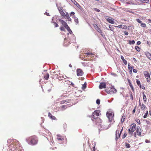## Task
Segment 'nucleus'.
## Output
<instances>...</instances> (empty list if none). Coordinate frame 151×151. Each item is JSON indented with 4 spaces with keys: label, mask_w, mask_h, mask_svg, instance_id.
Masks as SVG:
<instances>
[{
    "label": "nucleus",
    "mask_w": 151,
    "mask_h": 151,
    "mask_svg": "<svg viewBox=\"0 0 151 151\" xmlns=\"http://www.w3.org/2000/svg\"><path fill=\"white\" fill-rule=\"evenodd\" d=\"M8 143H10L9 148L10 150L14 151L19 147L20 144L17 140L14 139H9L7 141Z\"/></svg>",
    "instance_id": "nucleus-1"
},
{
    "label": "nucleus",
    "mask_w": 151,
    "mask_h": 151,
    "mask_svg": "<svg viewBox=\"0 0 151 151\" xmlns=\"http://www.w3.org/2000/svg\"><path fill=\"white\" fill-rule=\"evenodd\" d=\"M130 97L131 98V99H132V100H133V95H132V93H131V94H130Z\"/></svg>",
    "instance_id": "nucleus-52"
},
{
    "label": "nucleus",
    "mask_w": 151,
    "mask_h": 151,
    "mask_svg": "<svg viewBox=\"0 0 151 151\" xmlns=\"http://www.w3.org/2000/svg\"><path fill=\"white\" fill-rule=\"evenodd\" d=\"M74 4L77 6L78 7L79 9H81V6L75 0H74Z\"/></svg>",
    "instance_id": "nucleus-24"
},
{
    "label": "nucleus",
    "mask_w": 151,
    "mask_h": 151,
    "mask_svg": "<svg viewBox=\"0 0 151 151\" xmlns=\"http://www.w3.org/2000/svg\"><path fill=\"white\" fill-rule=\"evenodd\" d=\"M71 79L70 78H68V80H65V82H67V83L69 85H73V84L72 82H70V80H71Z\"/></svg>",
    "instance_id": "nucleus-18"
},
{
    "label": "nucleus",
    "mask_w": 151,
    "mask_h": 151,
    "mask_svg": "<svg viewBox=\"0 0 151 151\" xmlns=\"http://www.w3.org/2000/svg\"><path fill=\"white\" fill-rule=\"evenodd\" d=\"M57 139L59 140L62 141L64 140V137L60 134L57 135Z\"/></svg>",
    "instance_id": "nucleus-14"
},
{
    "label": "nucleus",
    "mask_w": 151,
    "mask_h": 151,
    "mask_svg": "<svg viewBox=\"0 0 151 151\" xmlns=\"http://www.w3.org/2000/svg\"><path fill=\"white\" fill-rule=\"evenodd\" d=\"M139 86V87L140 88H142L143 89H145V87L143 85L141 86V85H140Z\"/></svg>",
    "instance_id": "nucleus-47"
},
{
    "label": "nucleus",
    "mask_w": 151,
    "mask_h": 151,
    "mask_svg": "<svg viewBox=\"0 0 151 151\" xmlns=\"http://www.w3.org/2000/svg\"><path fill=\"white\" fill-rule=\"evenodd\" d=\"M136 21L139 23L141 24L142 23V22L139 19H136Z\"/></svg>",
    "instance_id": "nucleus-44"
},
{
    "label": "nucleus",
    "mask_w": 151,
    "mask_h": 151,
    "mask_svg": "<svg viewBox=\"0 0 151 151\" xmlns=\"http://www.w3.org/2000/svg\"><path fill=\"white\" fill-rule=\"evenodd\" d=\"M93 121L95 122L96 123V124L99 125L100 127H102L103 125H102V120L101 119V122H100L99 121H97L96 119H95L94 121Z\"/></svg>",
    "instance_id": "nucleus-13"
},
{
    "label": "nucleus",
    "mask_w": 151,
    "mask_h": 151,
    "mask_svg": "<svg viewBox=\"0 0 151 151\" xmlns=\"http://www.w3.org/2000/svg\"><path fill=\"white\" fill-rule=\"evenodd\" d=\"M136 129V125L135 124H131L130 126V128L128 129L129 134H132Z\"/></svg>",
    "instance_id": "nucleus-5"
},
{
    "label": "nucleus",
    "mask_w": 151,
    "mask_h": 151,
    "mask_svg": "<svg viewBox=\"0 0 151 151\" xmlns=\"http://www.w3.org/2000/svg\"><path fill=\"white\" fill-rule=\"evenodd\" d=\"M60 29L61 31H65V27L63 26H61L60 28Z\"/></svg>",
    "instance_id": "nucleus-35"
},
{
    "label": "nucleus",
    "mask_w": 151,
    "mask_h": 151,
    "mask_svg": "<svg viewBox=\"0 0 151 151\" xmlns=\"http://www.w3.org/2000/svg\"><path fill=\"white\" fill-rule=\"evenodd\" d=\"M93 25L96 31L99 33L102 36H104V35L102 31L98 27L96 24H93Z\"/></svg>",
    "instance_id": "nucleus-7"
},
{
    "label": "nucleus",
    "mask_w": 151,
    "mask_h": 151,
    "mask_svg": "<svg viewBox=\"0 0 151 151\" xmlns=\"http://www.w3.org/2000/svg\"><path fill=\"white\" fill-rule=\"evenodd\" d=\"M107 21L109 23H111V24H114V20L112 19H110L109 18H106Z\"/></svg>",
    "instance_id": "nucleus-20"
},
{
    "label": "nucleus",
    "mask_w": 151,
    "mask_h": 151,
    "mask_svg": "<svg viewBox=\"0 0 151 151\" xmlns=\"http://www.w3.org/2000/svg\"><path fill=\"white\" fill-rule=\"evenodd\" d=\"M77 75L78 76H81L83 75V70L80 68L78 69L76 71Z\"/></svg>",
    "instance_id": "nucleus-10"
},
{
    "label": "nucleus",
    "mask_w": 151,
    "mask_h": 151,
    "mask_svg": "<svg viewBox=\"0 0 151 151\" xmlns=\"http://www.w3.org/2000/svg\"><path fill=\"white\" fill-rule=\"evenodd\" d=\"M63 18L67 19L69 21H71V19L69 16V14L67 12H66L65 14V17H63Z\"/></svg>",
    "instance_id": "nucleus-16"
},
{
    "label": "nucleus",
    "mask_w": 151,
    "mask_h": 151,
    "mask_svg": "<svg viewBox=\"0 0 151 151\" xmlns=\"http://www.w3.org/2000/svg\"><path fill=\"white\" fill-rule=\"evenodd\" d=\"M59 13L60 12H62V11H63L62 8H58Z\"/></svg>",
    "instance_id": "nucleus-48"
},
{
    "label": "nucleus",
    "mask_w": 151,
    "mask_h": 151,
    "mask_svg": "<svg viewBox=\"0 0 151 151\" xmlns=\"http://www.w3.org/2000/svg\"><path fill=\"white\" fill-rule=\"evenodd\" d=\"M145 142H146L147 143H148L150 142V141L149 140H145Z\"/></svg>",
    "instance_id": "nucleus-62"
},
{
    "label": "nucleus",
    "mask_w": 151,
    "mask_h": 151,
    "mask_svg": "<svg viewBox=\"0 0 151 151\" xmlns=\"http://www.w3.org/2000/svg\"><path fill=\"white\" fill-rule=\"evenodd\" d=\"M26 141L30 145H34L36 144L38 141L37 138L35 136H32L27 138Z\"/></svg>",
    "instance_id": "nucleus-2"
},
{
    "label": "nucleus",
    "mask_w": 151,
    "mask_h": 151,
    "mask_svg": "<svg viewBox=\"0 0 151 151\" xmlns=\"http://www.w3.org/2000/svg\"><path fill=\"white\" fill-rule=\"evenodd\" d=\"M49 77V75L48 73H47L44 76V78L45 80H47Z\"/></svg>",
    "instance_id": "nucleus-25"
},
{
    "label": "nucleus",
    "mask_w": 151,
    "mask_h": 151,
    "mask_svg": "<svg viewBox=\"0 0 151 151\" xmlns=\"http://www.w3.org/2000/svg\"><path fill=\"white\" fill-rule=\"evenodd\" d=\"M123 127H122V129L121 130V131L120 132V133L119 134V133L121 128L119 127V128H118L116 130V138L117 137V138H118L119 137H120V134L123 131Z\"/></svg>",
    "instance_id": "nucleus-9"
},
{
    "label": "nucleus",
    "mask_w": 151,
    "mask_h": 151,
    "mask_svg": "<svg viewBox=\"0 0 151 151\" xmlns=\"http://www.w3.org/2000/svg\"><path fill=\"white\" fill-rule=\"evenodd\" d=\"M136 80H137L136 82H137V84L139 86H140V85H141L140 81H139L138 79H137Z\"/></svg>",
    "instance_id": "nucleus-41"
},
{
    "label": "nucleus",
    "mask_w": 151,
    "mask_h": 151,
    "mask_svg": "<svg viewBox=\"0 0 151 151\" xmlns=\"http://www.w3.org/2000/svg\"><path fill=\"white\" fill-rule=\"evenodd\" d=\"M128 81L129 82V84L130 86H132V84L130 82V81L129 79H128Z\"/></svg>",
    "instance_id": "nucleus-49"
},
{
    "label": "nucleus",
    "mask_w": 151,
    "mask_h": 151,
    "mask_svg": "<svg viewBox=\"0 0 151 151\" xmlns=\"http://www.w3.org/2000/svg\"><path fill=\"white\" fill-rule=\"evenodd\" d=\"M66 101H67L66 100L62 101H61L60 104H63Z\"/></svg>",
    "instance_id": "nucleus-45"
},
{
    "label": "nucleus",
    "mask_w": 151,
    "mask_h": 151,
    "mask_svg": "<svg viewBox=\"0 0 151 151\" xmlns=\"http://www.w3.org/2000/svg\"><path fill=\"white\" fill-rule=\"evenodd\" d=\"M125 146L127 148H130L131 147L130 145L127 143H125Z\"/></svg>",
    "instance_id": "nucleus-34"
},
{
    "label": "nucleus",
    "mask_w": 151,
    "mask_h": 151,
    "mask_svg": "<svg viewBox=\"0 0 151 151\" xmlns=\"http://www.w3.org/2000/svg\"><path fill=\"white\" fill-rule=\"evenodd\" d=\"M135 48L136 50L138 52H139L140 51V48L138 46H135Z\"/></svg>",
    "instance_id": "nucleus-31"
},
{
    "label": "nucleus",
    "mask_w": 151,
    "mask_h": 151,
    "mask_svg": "<svg viewBox=\"0 0 151 151\" xmlns=\"http://www.w3.org/2000/svg\"><path fill=\"white\" fill-rule=\"evenodd\" d=\"M114 26L116 27L124 29H127V26L124 25L120 24L118 26Z\"/></svg>",
    "instance_id": "nucleus-12"
},
{
    "label": "nucleus",
    "mask_w": 151,
    "mask_h": 151,
    "mask_svg": "<svg viewBox=\"0 0 151 151\" xmlns=\"http://www.w3.org/2000/svg\"><path fill=\"white\" fill-rule=\"evenodd\" d=\"M127 133H126V132L124 133L122 137V138L123 139L124 138L127 136Z\"/></svg>",
    "instance_id": "nucleus-43"
},
{
    "label": "nucleus",
    "mask_w": 151,
    "mask_h": 151,
    "mask_svg": "<svg viewBox=\"0 0 151 151\" xmlns=\"http://www.w3.org/2000/svg\"><path fill=\"white\" fill-rule=\"evenodd\" d=\"M96 103L97 104H99L100 103V100L98 99L96 101Z\"/></svg>",
    "instance_id": "nucleus-46"
},
{
    "label": "nucleus",
    "mask_w": 151,
    "mask_h": 151,
    "mask_svg": "<svg viewBox=\"0 0 151 151\" xmlns=\"http://www.w3.org/2000/svg\"><path fill=\"white\" fill-rule=\"evenodd\" d=\"M144 74L147 79V81L148 82H149L150 81V78L149 72L147 71H144Z\"/></svg>",
    "instance_id": "nucleus-8"
},
{
    "label": "nucleus",
    "mask_w": 151,
    "mask_h": 151,
    "mask_svg": "<svg viewBox=\"0 0 151 151\" xmlns=\"http://www.w3.org/2000/svg\"><path fill=\"white\" fill-rule=\"evenodd\" d=\"M111 74L113 75L114 76H116V74L115 73H111Z\"/></svg>",
    "instance_id": "nucleus-60"
},
{
    "label": "nucleus",
    "mask_w": 151,
    "mask_h": 151,
    "mask_svg": "<svg viewBox=\"0 0 151 151\" xmlns=\"http://www.w3.org/2000/svg\"><path fill=\"white\" fill-rule=\"evenodd\" d=\"M74 14H75V13L73 12H71L70 13V16H71V15H74Z\"/></svg>",
    "instance_id": "nucleus-53"
},
{
    "label": "nucleus",
    "mask_w": 151,
    "mask_h": 151,
    "mask_svg": "<svg viewBox=\"0 0 151 151\" xmlns=\"http://www.w3.org/2000/svg\"><path fill=\"white\" fill-rule=\"evenodd\" d=\"M74 20L76 24H77L79 22H78V19L77 18L75 17L74 18Z\"/></svg>",
    "instance_id": "nucleus-38"
},
{
    "label": "nucleus",
    "mask_w": 151,
    "mask_h": 151,
    "mask_svg": "<svg viewBox=\"0 0 151 151\" xmlns=\"http://www.w3.org/2000/svg\"><path fill=\"white\" fill-rule=\"evenodd\" d=\"M45 13L46 14V15H47V16H49V13H47V12H46Z\"/></svg>",
    "instance_id": "nucleus-63"
},
{
    "label": "nucleus",
    "mask_w": 151,
    "mask_h": 151,
    "mask_svg": "<svg viewBox=\"0 0 151 151\" xmlns=\"http://www.w3.org/2000/svg\"><path fill=\"white\" fill-rule=\"evenodd\" d=\"M121 59L122 60V61L123 60H125L124 58V57L122 55L121 56Z\"/></svg>",
    "instance_id": "nucleus-58"
},
{
    "label": "nucleus",
    "mask_w": 151,
    "mask_h": 151,
    "mask_svg": "<svg viewBox=\"0 0 151 151\" xmlns=\"http://www.w3.org/2000/svg\"><path fill=\"white\" fill-rule=\"evenodd\" d=\"M60 14L62 16V18H63V17H65V14L64 12L63 11L62 12H60Z\"/></svg>",
    "instance_id": "nucleus-30"
},
{
    "label": "nucleus",
    "mask_w": 151,
    "mask_h": 151,
    "mask_svg": "<svg viewBox=\"0 0 151 151\" xmlns=\"http://www.w3.org/2000/svg\"><path fill=\"white\" fill-rule=\"evenodd\" d=\"M84 54L86 55H84V56H85L86 57L88 56V57H91V55H94V54L92 53V52H87L86 53H85Z\"/></svg>",
    "instance_id": "nucleus-17"
},
{
    "label": "nucleus",
    "mask_w": 151,
    "mask_h": 151,
    "mask_svg": "<svg viewBox=\"0 0 151 151\" xmlns=\"http://www.w3.org/2000/svg\"><path fill=\"white\" fill-rule=\"evenodd\" d=\"M148 111H147L145 113V114L144 116H143L144 118H147V116L148 115Z\"/></svg>",
    "instance_id": "nucleus-36"
},
{
    "label": "nucleus",
    "mask_w": 151,
    "mask_h": 151,
    "mask_svg": "<svg viewBox=\"0 0 151 151\" xmlns=\"http://www.w3.org/2000/svg\"><path fill=\"white\" fill-rule=\"evenodd\" d=\"M137 134L139 136H140L141 134V130L140 128H137L136 131Z\"/></svg>",
    "instance_id": "nucleus-22"
},
{
    "label": "nucleus",
    "mask_w": 151,
    "mask_h": 151,
    "mask_svg": "<svg viewBox=\"0 0 151 151\" xmlns=\"http://www.w3.org/2000/svg\"><path fill=\"white\" fill-rule=\"evenodd\" d=\"M48 116L52 120H56V119L55 117V116H52L50 112L48 113Z\"/></svg>",
    "instance_id": "nucleus-19"
},
{
    "label": "nucleus",
    "mask_w": 151,
    "mask_h": 151,
    "mask_svg": "<svg viewBox=\"0 0 151 151\" xmlns=\"http://www.w3.org/2000/svg\"><path fill=\"white\" fill-rule=\"evenodd\" d=\"M65 28L67 29V30H68V31L69 32V33L70 34H71L72 33V31H71V30L70 29V28L69 27V26H68Z\"/></svg>",
    "instance_id": "nucleus-26"
},
{
    "label": "nucleus",
    "mask_w": 151,
    "mask_h": 151,
    "mask_svg": "<svg viewBox=\"0 0 151 151\" xmlns=\"http://www.w3.org/2000/svg\"><path fill=\"white\" fill-rule=\"evenodd\" d=\"M135 112V109H134L132 111V113L134 114Z\"/></svg>",
    "instance_id": "nucleus-64"
},
{
    "label": "nucleus",
    "mask_w": 151,
    "mask_h": 151,
    "mask_svg": "<svg viewBox=\"0 0 151 151\" xmlns=\"http://www.w3.org/2000/svg\"><path fill=\"white\" fill-rule=\"evenodd\" d=\"M55 26V27H58V25L55 22H53Z\"/></svg>",
    "instance_id": "nucleus-42"
},
{
    "label": "nucleus",
    "mask_w": 151,
    "mask_h": 151,
    "mask_svg": "<svg viewBox=\"0 0 151 151\" xmlns=\"http://www.w3.org/2000/svg\"><path fill=\"white\" fill-rule=\"evenodd\" d=\"M123 61L125 65H126L127 64V62L125 60H124Z\"/></svg>",
    "instance_id": "nucleus-50"
},
{
    "label": "nucleus",
    "mask_w": 151,
    "mask_h": 151,
    "mask_svg": "<svg viewBox=\"0 0 151 151\" xmlns=\"http://www.w3.org/2000/svg\"><path fill=\"white\" fill-rule=\"evenodd\" d=\"M128 42H129L128 43L130 45L134 44L135 43V41L134 40H133L132 41L129 40L128 41Z\"/></svg>",
    "instance_id": "nucleus-27"
},
{
    "label": "nucleus",
    "mask_w": 151,
    "mask_h": 151,
    "mask_svg": "<svg viewBox=\"0 0 151 151\" xmlns=\"http://www.w3.org/2000/svg\"><path fill=\"white\" fill-rule=\"evenodd\" d=\"M133 66H131L130 65V64H129L128 65V69L129 70H132L133 68H134Z\"/></svg>",
    "instance_id": "nucleus-28"
},
{
    "label": "nucleus",
    "mask_w": 151,
    "mask_h": 151,
    "mask_svg": "<svg viewBox=\"0 0 151 151\" xmlns=\"http://www.w3.org/2000/svg\"><path fill=\"white\" fill-rule=\"evenodd\" d=\"M133 72L135 73H137V70L135 69H133Z\"/></svg>",
    "instance_id": "nucleus-54"
},
{
    "label": "nucleus",
    "mask_w": 151,
    "mask_h": 151,
    "mask_svg": "<svg viewBox=\"0 0 151 151\" xmlns=\"http://www.w3.org/2000/svg\"><path fill=\"white\" fill-rule=\"evenodd\" d=\"M149 0H140V1L142 3H147Z\"/></svg>",
    "instance_id": "nucleus-37"
},
{
    "label": "nucleus",
    "mask_w": 151,
    "mask_h": 151,
    "mask_svg": "<svg viewBox=\"0 0 151 151\" xmlns=\"http://www.w3.org/2000/svg\"><path fill=\"white\" fill-rule=\"evenodd\" d=\"M146 108V106H145L143 104H142L141 105V109L142 110H143L145 109Z\"/></svg>",
    "instance_id": "nucleus-33"
},
{
    "label": "nucleus",
    "mask_w": 151,
    "mask_h": 151,
    "mask_svg": "<svg viewBox=\"0 0 151 151\" xmlns=\"http://www.w3.org/2000/svg\"><path fill=\"white\" fill-rule=\"evenodd\" d=\"M142 93H143V99L144 101L145 102L147 100V98H146V96L145 95V94L144 92H143Z\"/></svg>",
    "instance_id": "nucleus-29"
},
{
    "label": "nucleus",
    "mask_w": 151,
    "mask_h": 151,
    "mask_svg": "<svg viewBox=\"0 0 151 151\" xmlns=\"http://www.w3.org/2000/svg\"><path fill=\"white\" fill-rule=\"evenodd\" d=\"M58 78L60 80H63L64 78L65 79V78H64V76L63 75L60 73H59V76L58 77Z\"/></svg>",
    "instance_id": "nucleus-23"
},
{
    "label": "nucleus",
    "mask_w": 151,
    "mask_h": 151,
    "mask_svg": "<svg viewBox=\"0 0 151 151\" xmlns=\"http://www.w3.org/2000/svg\"><path fill=\"white\" fill-rule=\"evenodd\" d=\"M124 35H128V33L126 31H124Z\"/></svg>",
    "instance_id": "nucleus-51"
},
{
    "label": "nucleus",
    "mask_w": 151,
    "mask_h": 151,
    "mask_svg": "<svg viewBox=\"0 0 151 151\" xmlns=\"http://www.w3.org/2000/svg\"><path fill=\"white\" fill-rule=\"evenodd\" d=\"M105 91L107 93L111 94L116 93L117 92L116 90L113 86L107 87Z\"/></svg>",
    "instance_id": "nucleus-4"
},
{
    "label": "nucleus",
    "mask_w": 151,
    "mask_h": 151,
    "mask_svg": "<svg viewBox=\"0 0 151 151\" xmlns=\"http://www.w3.org/2000/svg\"><path fill=\"white\" fill-rule=\"evenodd\" d=\"M148 22L151 23V19H148Z\"/></svg>",
    "instance_id": "nucleus-61"
},
{
    "label": "nucleus",
    "mask_w": 151,
    "mask_h": 151,
    "mask_svg": "<svg viewBox=\"0 0 151 151\" xmlns=\"http://www.w3.org/2000/svg\"><path fill=\"white\" fill-rule=\"evenodd\" d=\"M106 115L109 120V122H111L113 119L114 114L111 111H108L107 112Z\"/></svg>",
    "instance_id": "nucleus-6"
},
{
    "label": "nucleus",
    "mask_w": 151,
    "mask_h": 151,
    "mask_svg": "<svg viewBox=\"0 0 151 151\" xmlns=\"http://www.w3.org/2000/svg\"><path fill=\"white\" fill-rule=\"evenodd\" d=\"M66 105H63L61 106V108L63 109L66 108Z\"/></svg>",
    "instance_id": "nucleus-57"
},
{
    "label": "nucleus",
    "mask_w": 151,
    "mask_h": 151,
    "mask_svg": "<svg viewBox=\"0 0 151 151\" xmlns=\"http://www.w3.org/2000/svg\"><path fill=\"white\" fill-rule=\"evenodd\" d=\"M86 87V84H85V83H84V84L83 85V88H85Z\"/></svg>",
    "instance_id": "nucleus-55"
},
{
    "label": "nucleus",
    "mask_w": 151,
    "mask_h": 151,
    "mask_svg": "<svg viewBox=\"0 0 151 151\" xmlns=\"http://www.w3.org/2000/svg\"><path fill=\"white\" fill-rule=\"evenodd\" d=\"M126 118V117L125 116H123L121 119V122L122 123H123L124 121V119Z\"/></svg>",
    "instance_id": "nucleus-32"
},
{
    "label": "nucleus",
    "mask_w": 151,
    "mask_h": 151,
    "mask_svg": "<svg viewBox=\"0 0 151 151\" xmlns=\"http://www.w3.org/2000/svg\"><path fill=\"white\" fill-rule=\"evenodd\" d=\"M129 73L131 75H132V70H129Z\"/></svg>",
    "instance_id": "nucleus-59"
},
{
    "label": "nucleus",
    "mask_w": 151,
    "mask_h": 151,
    "mask_svg": "<svg viewBox=\"0 0 151 151\" xmlns=\"http://www.w3.org/2000/svg\"><path fill=\"white\" fill-rule=\"evenodd\" d=\"M106 84L104 82H102L100 83L99 86V88L100 89H102L106 88Z\"/></svg>",
    "instance_id": "nucleus-15"
},
{
    "label": "nucleus",
    "mask_w": 151,
    "mask_h": 151,
    "mask_svg": "<svg viewBox=\"0 0 151 151\" xmlns=\"http://www.w3.org/2000/svg\"><path fill=\"white\" fill-rule=\"evenodd\" d=\"M109 27L110 29V30L113 31H114V28L112 26L109 25Z\"/></svg>",
    "instance_id": "nucleus-39"
},
{
    "label": "nucleus",
    "mask_w": 151,
    "mask_h": 151,
    "mask_svg": "<svg viewBox=\"0 0 151 151\" xmlns=\"http://www.w3.org/2000/svg\"><path fill=\"white\" fill-rule=\"evenodd\" d=\"M146 24L145 23H142L141 24V27H146Z\"/></svg>",
    "instance_id": "nucleus-40"
},
{
    "label": "nucleus",
    "mask_w": 151,
    "mask_h": 151,
    "mask_svg": "<svg viewBox=\"0 0 151 151\" xmlns=\"http://www.w3.org/2000/svg\"><path fill=\"white\" fill-rule=\"evenodd\" d=\"M59 21L62 24V25L64 27H65V28L68 26L67 23L64 20L61 19H59Z\"/></svg>",
    "instance_id": "nucleus-11"
},
{
    "label": "nucleus",
    "mask_w": 151,
    "mask_h": 151,
    "mask_svg": "<svg viewBox=\"0 0 151 151\" xmlns=\"http://www.w3.org/2000/svg\"><path fill=\"white\" fill-rule=\"evenodd\" d=\"M100 111L99 110H95L93 112L91 115V120L92 121H94L96 119L97 121H99L100 122H101V119L98 117L99 115V113Z\"/></svg>",
    "instance_id": "nucleus-3"
},
{
    "label": "nucleus",
    "mask_w": 151,
    "mask_h": 151,
    "mask_svg": "<svg viewBox=\"0 0 151 151\" xmlns=\"http://www.w3.org/2000/svg\"><path fill=\"white\" fill-rule=\"evenodd\" d=\"M145 54L146 56L150 60H151V54L149 52H145Z\"/></svg>",
    "instance_id": "nucleus-21"
},
{
    "label": "nucleus",
    "mask_w": 151,
    "mask_h": 151,
    "mask_svg": "<svg viewBox=\"0 0 151 151\" xmlns=\"http://www.w3.org/2000/svg\"><path fill=\"white\" fill-rule=\"evenodd\" d=\"M141 42L140 41H139L137 42V45H139L141 44Z\"/></svg>",
    "instance_id": "nucleus-56"
}]
</instances>
